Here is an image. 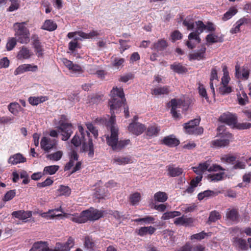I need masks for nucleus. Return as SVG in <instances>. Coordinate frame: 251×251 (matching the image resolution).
I'll return each mask as SVG.
<instances>
[{
    "label": "nucleus",
    "instance_id": "4d7b16f0",
    "mask_svg": "<svg viewBox=\"0 0 251 251\" xmlns=\"http://www.w3.org/2000/svg\"><path fill=\"white\" fill-rule=\"evenodd\" d=\"M232 88L228 85H221L219 87V93L223 95L228 94L232 92Z\"/></svg>",
    "mask_w": 251,
    "mask_h": 251
},
{
    "label": "nucleus",
    "instance_id": "393cba45",
    "mask_svg": "<svg viewBox=\"0 0 251 251\" xmlns=\"http://www.w3.org/2000/svg\"><path fill=\"white\" fill-rule=\"evenodd\" d=\"M206 39L208 44H212L215 43L222 42L223 37L221 35H219L215 33H211L207 35Z\"/></svg>",
    "mask_w": 251,
    "mask_h": 251
},
{
    "label": "nucleus",
    "instance_id": "de8ad7c7",
    "mask_svg": "<svg viewBox=\"0 0 251 251\" xmlns=\"http://www.w3.org/2000/svg\"><path fill=\"white\" fill-rule=\"evenodd\" d=\"M237 96L239 104L244 105L248 102V96L244 91H242L241 93L237 94Z\"/></svg>",
    "mask_w": 251,
    "mask_h": 251
},
{
    "label": "nucleus",
    "instance_id": "7ed1b4c3",
    "mask_svg": "<svg viewBox=\"0 0 251 251\" xmlns=\"http://www.w3.org/2000/svg\"><path fill=\"white\" fill-rule=\"evenodd\" d=\"M79 134H76L72 139L71 142L75 147H78L81 144V151L88 152L89 157H93L94 154V145L92 140L90 138V133L84 130L81 126H78Z\"/></svg>",
    "mask_w": 251,
    "mask_h": 251
},
{
    "label": "nucleus",
    "instance_id": "c9c22d12",
    "mask_svg": "<svg viewBox=\"0 0 251 251\" xmlns=\"http://www.w3.org/2000/svg\"><path fill=\"white\" fill-rule=\"evenodd\" d=\"M181 214L179 211H168L164 213L161 219L163 220H167L170 219L174 218L175 217L179 216Z\"/></svg>",
    "mask_w": 251,
    "mask_h": 251
},
{
    "label": "nucleus",
    "instance_id": "473e14b6",
    "mask_svg": "<svg viewBox=\"0 0 251 251\" xmlns=\"http://www.w3.org/2000/svg\"><path fill=\"white\" fill-rule=\"evenodd\" d=\"M8 108L12 114L16 116L22 109L21 105L17 102L10 103L8 106Z\"/></svg>",
    "mask_w": 251,
    "mask_h": 251
},
{
    "label": "nucleus",
    "instance_id": "58836bf2",
    "mask_svg": "<svg viewBox=\"0 0 251 251\" xmlns=\"http://www.w3.org/2000/svg\"><path fill=\"white\" fill-rule=\"evenodd\" d=\"M169 92V88L167 86L156 88L152 90V94L155 96L167 94Z\"/></svg>",
    "mask_w": 251,
    "mask_h": 251
},
{
    "label": "nucleus",
    "instance_id": "a19ab883",
    "mask_svg": "<svg viewBox=\"0 0 251 251\" xmlns=\"http://www.w3.org/2000/svg\"><path fill=\"white\" fill-rule=\"evenodd\" d=\"M62 155L63 152L61 151H58L54 153L47 154L46 157L49 160L57 161L62 158Z\"/></svg>",
    "mask_w": 251,
    "mask_h": 251
},
{
    "label": "nucleus",
    "instance_id": "864d4df0",
    "mask_svg": "<svg viewBox=\"0 0 251 251\" xmlns=\"http://www.w3.org/2000/svg\"><path fill=\"white\" fill-rule=\"evenodd\" d=\"M130 143V140L128 139L118 141L117 145L115 146L116 149H114V151H119L123 148H125Z\"/></svg>",
    "mask_w": 251,
    "mask_h": 251
},
{
    "label": "nucleus",
    "instance_id": "f704fd0d",
    "mask_svg": "<svg viewBox=\"0 0 251 251\" xmlns=\"http://www.w3.org/2000/svg\"><path fill=\"white\" fill-rule=\"evenodd\" d=\"M171 69L178 74H182L187 71V69L179 63H174L171 65Z\"/></svg>",
    "mask_w": 251,
    "mask_h": 251
},
{
    "label": "nucleus",
    "instance_id": "49530a36",
    "mask_svg": "<svg viewBox=\"0 0 251 251\" xmlns=\"http://www.w3.org/2000/svg\"><path fill=\"white\" fill-rule=\"evenodd\" d=\"M226 216L229 220L235 221L237 220L238 218L237 211L234 209H228L226 211Z\"/></svg>",
    "mask_w": 251,
    "mask_h": 251
},
{
    "label": "nucleus",
    "instance_id": "09e8293b",
    "mask_svg": "<svg viewBox=\"0 0 251 251\" xmlns=\"http://www.w3.org/2000/svg\"><path fill=\"white\" fill-rule=\"evenodd\" d=\"M218 194V192H214L211 190H206L203 192L200 193L198 195V199L201 200L204 198L209 197L211 196H215Z\"/></svg>",
    "mask_w": 251,
    "mask_h": 251
},
{
    "label": "nucleus",
    "instance_id": "0e129e2a",
    "mask_svg": "<svg viewBox=\"0 0 251 251\" xmlns=\"http://www.w3.org/2000/svg\"><path fill=\"white\" fill-rule=\"evenodd\" d=\"M16 45V40L15 38H10L8 39L6 44V48L7 50H12Z\"/></svg>",
    "mask_w": 251,
    "mask_h": 251
},
{
    "label": "nucleus",
    "instance_id": "5701e85b",
    "mask_svg": "<svg viewBox=\"0 0 251 251\" xmlns=\"http://www.w3.org/2000/svg\"><path fill=\"white\" fill-rule=\"evenodd\" d=\"M218 81L217 71L215 68H213L211 71V75L210 78V87L211 90V92L213 95L215 96V90L214 87V84H216V82Z\"/></svg>",
    "mask_w": 251,
    "mask_h": 251
},
{
    "label": "nucleus",
    "instance_id": "9b49d317",
    "mask_svg": "<svg viewBox=\"0 0 251 251\" xmlns=\"http://www.w3.org/2000/svg\"><path fill=\"white\" fill-rule=\"evenodd\" d=\"M62 61L64 65L69 69L70 72L75 75L78 76L81 75L84 72L83 70L79 65L74 64L72 61L66 58H63Z\"/></svg>",
    "mask_w": 251,
    "mask_h": 251
},
{
    "label": "nucleus",
    "instance_id": "e433bc0d",
    "mask_svg": "<svg viewBox=\"0 0 251 251\" xmlns=\"http://www.w3.org/2000/svg\"><path fill=\"white\" fill-rule=\"evenodd\" d=\"M159 131L160 128L159 127L156 125H152L148 127L146 134L147 136L151 137L156 136Z\"/></svg>",
    "mask_w": 251,
    "mask_h": 251
},
{
    "label": "nucleus",
    "instance_id": "f3484780",
    "mask_svg": "<svg viewBox=\"0 0 251 251\" xmlns=\"http://www.w3.org/2000/svg\"><path fill=\"white\" fill-rule=\"evenodd\" d=\"M167 175L170 177H176L181 175L183 170L179 167H176L174 165H169L166 166Z\"/></svg>",
    "mask_w": 251,
    "mask_h": 251
},
{
    "label": "nucleus",
    "instance_id": "f8f14e48",
    "mask_svg": "<svg viewBox=\"0 0 251 251\" xmlns=\"http://www.w3.org/2000/svg\"><path fill=\"white\" fill-rule=\"evenodd\" d=\"M75 245V240L72 237H69L67 241L65 243L57 242L54 248L50 251H70Z\"/></svg>",
    "mask_w": 251,
    "mask_h": 251
},
{
    "label": "nucleus",
    "instance_id": "72a5a7b5",
    "mask_svg": "<svg viewBox=\"0 0 251 251\" xmlns=\"http://www.w3.org/2000/svg\"><path fill=\"white\" fill-rule=\"evenodd\" d=\"M237 9L235 7H230L227 11H226L223 15L222 17V20L224 21H226L228 20L231 19L233 16H234L237 13Z\"/></svg>",
    "mask_w": 251,
    "mask_h": 251
},
{
    "label": "nucleus",
    "instance_id": "052dcab7",
    "mask_svg": "<svg viewBox=\"0 0 251 251\" xmlns=\"http://www.w3.org/2000/svg\"><path fill=\"white\" fill-rule=\"evenodd\" d=\"M196 207L195 204H186L181 206V210L187 213L194 211Z\"/></svg>",
    "mask_w": 251,
    "mask_h": 251
},
{
    "label": "nucleus",
    "instance_id": "c03bdc74",
    "mask_svg": "<svg viewBox=\"0 0 251 251\" xmlns=\"http://www.w3.org/2000/svg\"><path fill=\"white\" fill-rule=\"evenodd\" d=\"M223 76L222 78L221 85H228L230 77L228 75L227 67L225 65L223 66Z\"/></svg>",
    "mask_w": 251,
    "mask_h": 251
},
{
    "label": "nucleus",
    "instance_id": "bb28decb",
    "mask_svg": "<svg viewBox=\"0 0 251 251\" xmlns=\"http://www.w3.org/2000/svg\"><path fill=\"white\" fill-rule=\"evenodd\" d=\"M31 55V52L26 47H23L19 51L17 57L18 59H26Z\"/></svg>",
    "mask_w": 251,
    "mask_h": 251
},
{
    "label": "nucleus",
    "instance_id": "6e6d98bb",
    "mask_svg": "<svg viewBox=\"0 0 251 251\" xmlns=\"http://www.w3.org/2000/svg\"><path fill=\"white\" fill-rule=\"evenodd\" d=\"M140 200L141 195L138 192L134 193L130 196V201L133 205L138 204Z\"/></svg>",
    "mask_w": 251,
    "mask_h": 251
},
{
    "label": "nucleus",
    "instance_id": "c756f323",
    "mask_svg": "<svg viewBox=\"0 0 251 251\" xmlns=\"http://www.w3.org/2000/svg\"><path fill=\"white\" fill-rule=\"evenodd\" d=\"M205 50V47L204 46L202 47L198 51L195 52L190 55V59L200 60L203 58Z\"/></svg>",
    "mask_w": 251,
    "mask_h": 251
},
{
    "label": "nucleus",
    "instance_id": "4468645a",
    "mask_svg": "<svg viewBox=\"0 0 251 251\" xmlns=\"http://www.w3.org/2000/svg\"><path fill=\"white\" fill-rule=\"evenodd\" d=\"M183 101L180 99H173L171 100L169 104L171 105V113L172 114L173 117L176 119H178L180 118V115L178 113L179 110H177L178 108H180L182 105Z\"/></svg>",
    "mask_w": 251,
    "mask_h": 251
},
{
    "label": "nucleus",
    "instance_id": "3c124183",
    "mask_svg": "<svg viewBox=\"0 0 251 251\" xmlns=\"http://www.w3.org/2000/svg\"><path fill=\"white\" fill-rule=\"evenodd\" d=\"M125 61L124 58L115 57L112 59L111 65L113 67L119 69L123 66Z\"/></svg>",
    "mask_w": 251,
    "mask_h": 251
},
{
    "label": "nucleus",
    "instance_id": "2f4dec72",
    "mask_svg": "<svg viewBox=\"0 0 251 251\" xmlns=\"http://www.w3.org/2000/svg\"><path fill=\"white\" fill-rule=\"evenodd\" d=\"M79 36L82 39H94L99 36L101 35V33L98 31H92L89 33L83 32H79Z\"/></svg>",
    "mask_w": 251,
    "mask_h": 251
},
{
    "label": "nucleus",
    "instance_id": "7c9ffc66",
    "mask_svg": "<svg viewBox=\"0 0 251 251\" xmlns=\"http://www.w3.org/2000/svg\"><path fill=\"white\" fill-rule=\"evenodd\" d=\"M42 29L48 31H53L57 28V25L51 20H47L42 26Z\"/></svg>",
    "mask_w": 251,
    "mask_h": 251
},
{
    "label": "nucleus",
    "instance_id": "603ef678",
    "mask_svg": "<svg viewBox=\"0 0 251 251\" xmlns=\"http://www.w3.org/2000/svg\"><path fill=\"white\" fill-rule=\"evenodd\" d=\"M58 195L60 196H68L71 194V189L68 186L61 185L57 190Z\"/></svg>",
    "mask_w": 251,
    "mask_h": 251
},
{
    "label": "nucleus",
    "instance_id": "79ce46f5",
    "mask_svg": "<svg viewBox=\"0 0 251 251\" xmlns=\"http://www.w3.org/2000/svg\"><path fill=\"white\" fill-rule=\"evenodd\" d=\"M183 25L187 27L188 30H193L196 26V23L194 24L191 16L187 17L183 22Z\"/></svg>",
    "mask_w": 251,
    "mask_h": 251
},
{
    "label": "nucleus",
    "instance_id": "4c0bfd02",
    "mask_svg": "<svg viewBox=\"0 0 251 251\" xmlns=\"http://www.w3.org/2000/svg\"><path fill=\"white\" fill-rule=\"evenodd\" d=\"M59 168V167L58 165L46 166L43 170V174L50 175H54L58 170Z\"/></svg>",
    "mask_w": 251,
    "mask_h": 251
},
{
    "label": "nucleus",
    "instance_id": "ea45409f",
    "mask_svg": "<svg viewBox=\"0 0 251 251\" xmlns=\"http://www.w3.org/2000/svg\"><path fill=\"white\" fill-rule=\"evenodd\" d=\"M168 199V195L165 192H158L154 195L155 201L160 202H165Z\"/></svg>",
    "mask_w": 251,
    "mask_h": 251
},
{
    "label": "nucleus",
    "instance_id": "412c9836",
    "mask_svg": "<svg viewBox=\"0 0 251 251\" xmlns=\"http://www.w3.org/2000/svg\"><path fill=\"white\" fill-rule=\"evenodd\" d=\"M26 161V158L20 153H16L10 156L8 160V163L12 165H16L19 163H24Z\"/></svg>",
    "mask_w": 251,
    "mask_h": 251
},
{
    "label": "nucleus",
    "instance_id": "4be33fe9",
    "mask_svg": "<svg viewBox=\"0 0 251 251\" xmlns=\"http://www.w3.org/2000/svg\"><path fill=\"white\" fill-rule=\"evenodd\" d=\"M12 215L16 218L25 220L32 216V213L30 211L19 210L13 212Z\"/></svg>",
    "mask_w": 251,
    "mask_h": 251
},
{
    "label": "nucleus",
    "instance_id": "423d86ee",
    "mask_svg": "<svg viewBox=\"0 0 251 251\" xmlns=\"http://www.w3.org/2000/svg\"><path fill=\"white\" fill-rule=\"evenodd\" d=\"M223 125L219 126L218 128V136L217 139L211 142V146L215 148H222L227 146L231 139L232 135L225 129Z\"/></svg>",
    "mask_w": 251,
    "mask_h": 251
},
{
    "label": "nucleus",
    "instance_id": "f03ea898",
    "mask_svg": "<svg viewBox=\"0 0 251 251\" xmlns=\"http://www.w3.org/2000/svg\"><path fill=\"white\" fill-rule=\"evenodd\" d=\"M61 208L49 210L48 212L41 213L42 217L51 219L55 217H65L69 219L73 222L82 224L88 221H94L99 219L103 215V212L98 209L90 208L87 210L82 211L80 214L75 213L73 214L63 213Z\"/></svg>",
    "mask_w": 251,
    "mask_h": 251
},
{
    "label": "nucleus",
    "instance_id": "b1692460",
    "mask_svg": "<svg viewBox=\"0 0 251 251\" xmlns=\"http://www.w3.org/2000/svg\"><path fill=\"white\" fill-rule=\"evenodd\" d=\"M48 100L47 96H40L38 97H30L28 98V102L32 105H37L38 104L46 101Z\"/></svg>",
    "mask_w": 251,
    "mask_h": 251
},
{
    "label": "nucleus",
    "instance_id": "338daca9",
    "mask_svg": "<svg viewBox=\"0 0 251 251\" xmlns=\"http://www.w3.org/2000/svg\"><path fill=\"white\" fill-rule=\"evenodd\" d=\"M200 123V120L198 119H195L194 120H191L189 122L187 123H185L184 124V127L185 129V130H187V128H188V127H195L197 126Z\"/></svg>",
    "mask_w": 251,
    "mask_h": 251
},
{
    "label": "nucleus",
    "instance_id": "13d9d810",
    "mask_svg": "<svg viewBox=\"0 0 251 251\" xmlns=\"http://www.w3.org/2000/svg\"><path fill=\"white\" fill-rule=\"evenodd\" d=\"M84 246L88 249H93L95 247V243L92 238L87 236L85 238Z\"/></svg>",
    "mask_w": 251,
    "mask_h": 251
},
{
    "label": "nucleus",
    "instance_id": "20e7f679",
    "mask_svg": "<svg viewBox=\"0 0 251 251\" xmlns=\"http://www.w3.org/2000/svg\"><path fill=\"white\" fill-rule=\"evenodd\" d=\"M193 171L198 174L199 176H197L195 179H193L191 180V184L194 185V186L198 185V183L201 181L202 176V173L206 170H207L209 172H217L220 170L224 171L225 169H223L220 165L213 164L211 166L210 165V162L209 161H206L204 163H202L199 164L198 167H194L192 168Z\"/></svg>",
    "mask_w": 251,
    "mask_h": 251
},
{
    "label": "nucleus",
    "instance_id": "e2e57ef3",
    "mask_svg": "<svg viewBox=\"0 0 251 251\" xmlns=\"http://www.w3.org/2000/svg\"><path fill=\"white\" fill-rule=\"evenodd\" d=\"M221 218L219 213L216 211H212L209 217L208 222L209 223L215 222Z\"/></svg>",
    "mask_w": 251,
    "mask_h": 251
},
{
    "label": "nucleus",
    "instance_id": "dca6fc26",
    "mask_svg": "<svg viewBox=\"0 0 251 251\" xmlns=\"http://www.w3.org/2000/svg\"><path fill=\"white\" fill-rule=\"evenodd\" d=\"M249 75L250 71L247 67H243L240 69L238 64L235 66V75L237 78L247 80L249 78Z\"/></svg>",
    "mask_w": 251,
    "mask_h": 251
},
{
    "label": "nucleus",
    "instance_id": "6e6552de",
    "mask_svg": "<svg viewBox=\"0 0 251 251\" xmlns=\"http://www.w3.org/2000/svg\"><path fill=\"white\" fill-rule=\"evenodd\" d=\"M196 25L195 31L189 34V38L190 40L195 39L198 43H200L201 41L199 35L204 29H206L208 31H212L215 30L213 24L211 23H209L207 25H205L201 21H198L196 22Z\"/></svg>",
    "mask_w": 251,
    "mask_h": 251
},
{
    "label": "nucleus",
    "instance_id": "f257e3e1",
    "mask_svg": "<svg viewBox=\"0 0 251 251\" xmlns=\"http://www.w3.org/2000/svg\"><path fill=\"white\" fill-rule=\"evenodd\" d=\"M111 99L109 100V105L111 113V117L107 122V126L110 128L111 133L106 136L107 144L110 146L114 151L116 145L118 142V128L115 126V113H118L120 108L124 104L126 99L122 88L113 87L111 91Z\"/></svg>",
    "mask_w": 251,
    "mask_h": 251
},
{
    "label": "nucleus",
    "instance_id": "a211bd4d",
    "mask_svg": "<svg viewBox=\"0 0 251 251\" xmlns=\"http://www.w3.org/2000/svg\"><path fill=\"white\" fill-rule=\"evenodd\" d=\"M113 162L118 165H125L133 162L131 157L128 156H115L113 159Z\"/></svg>",
    "mask_w": 251,
    "mask_h": 251
},
{
    "label": "nucleus",
    "instance_id": "a878e982",
    "mask_svg": "<svg viewBox=\"0 0 251 251\" xmlns=\"http://www.w3.org/2000/svg\"><path fill=\"white\" fill-rule=\"evenodd\" d=\"M163 143L169 147H175L179 144V142L173 135H170L163 139Z\"/></svg>",
    "mask_w": 251,
    "mask_h": 251
},
{
    "label": "nucleus",
    "instance_id": "2eb2a0df",
    "mask_svg": "<svg viewBox=\"0 0 251 251\" xmlns=\"http://www.w3.org/2000/svg\"><path fill=\"white\" fill-rule=\"evenodd\" d=\"M144 125L140 123H132L128 126V129L130 132L139 135L142 134L145 130Z\"/></svg>",
    "mask_w": 251,
    "mask_h": 251
},
{
    "label": "nucleus",
    "instance_id": "1a4fd4ad",
    "mask_svg": "<svg viewBox=\"0 0 251 251\" xmlns=\"http://www.w3.org/2000/svg\"><path fill=\"white\" fill-rule=\"evenodd\" d=\"M69 161L66 164L64 169L65 171H68L74 166L72 172V173H74L80 169L81 162L77 161L78 155L75 151H71L69 153Z\"/></svg>",
    "mask_w": 251,
    "mask_h": 251
},
{
    "label": "nucleus",
    "instance_id": "680f3d73",
    "mask_svg": "<svg viewBox=\"0 0 251 251\" xmlns=\"http://www.w3.org/2000/svg\"><path fill=\"white\" fill-rule=\"evenodd\" d=\"M208 236V233L205 232L204 231H201L199 233L195 234L191 236L190 239L191 240H201L204 239L206 236Z\"/></svg>",
    "mask_w": 251,
    "mask_h": 251
},
{
    "label": "nucleus",
    "instance_id": "cd10ccee",
    "mask_svg": "<svg viewBox=\"0 0 251 251\" xmlns=\"http://www.w3.org/2000/svg\"><path fill=\"white\" fill-rule=\"evenodd\" d=\"M156 229L151 226H144L140 228L137 231L138 234L140 236H145L148 234H152L155 231Z\"/></svg>",
    "mask_w": 251,
    "mask_h": 251
},
{
    "label": "nucleus",
    "instance_id": "39448f33",
    "mask_svg": "<svg viewBox=\"0 0 251 251\" xmlns=\"http://www.w3.org/2000/svg\"><path fill=\"white\" fill-rule=\"evenodd\" d=\"M219 121L240 130L251 128V123H237L236 115L229 112L225 113L221 115L219 118Z\"/></svg>",
    "mask_w": 251,
    "mask_h": 251
},
{
    "label": "nucleus",
    "instance_id": "aec40b11",
    "mask_svg": "<svg viewBox=\"0 0 251 251\" xmlns=\"http://www.w3.org/2000/svg\"><path fill=\"white\" fill-rule=\"evenodd\" d=\"M48 247L47 242L39 241L35 243L29 251H50Z\"/></svg>",
    "mask_w": 251,
    "mask_h": 251
},
{
    "label": "nucleus",
    "instance_id": "c85d7f7f",
    "mask_svg": "<svg viewBox=\"0 0 251 251\" xmlns=\"http://www.w3.org/2000/svg\"><path fill=\"white\" fill-rule=\"evenodd\" d=\"M233 245L242 251L246 250L248 249V245L245 240L241 238H235L233 241Z\"/></svg>",
    "mask_w": 251,
    "mask_h": 251
},
{
    "label": "nucleus",
    "instance_id": "0eeeda50",
    "mask_svg": "<svg viewBox=\"0 0 251 251\" xmlns=\"http://www.w3.org/2000/svg\"><path fill=\"white\" fill-rule=\"evenodd\" d=\"M25 22L16 23L14 24L15 36L18 42L21 44H27L29 42V32L26 27Z\"/></svg>",
    "mask_w": 251,
    "mask_h": 251
},
{
    "label": "nucleus",
    "instance_id": "bf43d9fd",
    "mask_svg": "<svg viewBox=\"0 0 251 251\" xmlns=\"http://www.w3.org/2000/svg\"><path fill=\"white\" fill-rule=\"evenodd\" d=\"M155 219L151 216H146L143 218H139L134 220L135 222H143L146 224L153 223Z\"/></svg>",
    "mask_w": 251,
    "mask_h": 251
},
{
    "label": "nucleus",
    "instance_id": "69168bd1",
    "mask_svg": "<svg viewBox=\"0 0 251 251\" xmlns=\"http://www.w3.org/2000/svg\"><path fill=\"white\" fill-rule=\"evenodd\" d=\"M198 90L200 95L208 100V97L207 95V92L205 88L202 84L199 83Z\"/></svg>",
    "mask_w": 251,
    "mask_h": 251
},
{
    "label": "nucleus",
    "instance_id": "37998d69",
    "mask_svg": "<svg viewBox=\"0 0 251 251\" xmlns=\"http://www.w3.org/2000/svg\"><path fill=\"white\" fill-rule=\"evenodd\" d=\"M203 130L202 127L196 126L192 127H188V128H187V130H185V131L189 134L199 135L202 133Z\"/></svg>",
    "mask_w": 251,
    "mask_h": 251
},
{
    "label": "nucleus",
    "instance_id": "6ab92c4d",
    "mask_svg": "<svg viewBox=\"0 0 251 251\" xmlns=\"http://www.w3.org/2000/svg\"><path fill=\"white\" fill-rule=\"evenodd\" d=\"M194 222L192 218H186L184 216L176 218L174 224L176 226H191Z\"/></svg>",
    "mask_w": 251,
    "mask_h": 251
},
{
    "label": "nucleus",
    "instance_id": "ddd939ff",
    "mask_svg": "<svg viewBox=\"0 0 251 251\" xmlns=\"http://www.w3.org/2000/svg\"><path fill=\"white\" fill-rule=\"evenodd\" d=\"M57 129L58 132L61 133L63 136L62 140L63 141L67 140L73 133V126L71 124H62Z\"/></svg>",
    "mask_w": 251,
    "mask_h": 251
},
{
    "label": "nucleus",
    "instance_id": "a18cd8bd",
    "mask_svg": "<svg viewBox=\"0 0 251 251\" xmlns=\"http://www.w3.org/2000/svg\"><path fill=\"white\" fill-rule=\"evenodd\" d=\"M167 46V44L165 40H160L153 44L152 49L157 50H164Z\"/></svg>",
    "mask_w": 251,
    "mask_h": 251
},
{
    "label": "nucleus",
    "instance_id": "8fccbe9b",
    "mask_svg": "<svg viewBox=\"0 0 251 251\" xmlns=\"http://www.w3.org/2000/svg\"><path fill=\"white\" fill-rule=\"evenodd\" d=\"M225 173L222 172L218 173L210 174L208 176V179L211 181H218L222 180L224 178Z\"/></svg>",
    "mask_w": 251,
    "mask_h": 251
},
{
    "label": "nucleus",
    "instance_id": "5fc2aeb1",
    "mask_svg": "<svg viewBox=\"0 0 251 251\" xmlns=\"http://www.w3.org/2000/svg\"><path fill=\"white\" fill-rule=\"evenodd\" d=\"M239 28L243 25H251V19L247 17H244L238 20L235 24Z\"/></svg>",
    "mask_w": 251,
    "mask_h": 251
},
{
    "label": "nucleus",
    "instance_id": "9d476101",
    "mask_svg": "<svg viewBox=\"0 0 251 251\" xmlns=\"http://www.w3.org/2000/svg\"><path fill=\"white\" fill-rule=\"evenodd\" d=\"M57 141L49 137H43L40 142L41 149L46 152H49L56 148Z\"/></svg>",
    "mask_w": 251,
    "mask_h": 251
},
{
    "label": "nucleus",
    "instance_id": "774afa93",
    "mask_svg": "<svg viewBox=\"0 0 251 251\" xmlns=\"http://www.w3.org/2000/svg\"><path fill=\"white\" fill-rule=\"evenodd\" d=\"M53 181L50 178H47L44 181L37 183V187L39 188L45 187L50 186L53 183Z\"/></svg>",
    "mask_w": 251,
    "mask_h": 251
}]
</instances>
